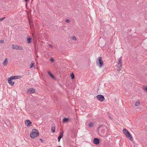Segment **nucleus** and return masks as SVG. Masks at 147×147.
I'll use <instances>...</instances> for the list:
<instances>
[{"mask_svg":"<svg viewBox=\"0 0 147 147\" xmlns=\"http://www.w3.org/2000/svg\"><path fill=\"white\" fill-rule=\"evenodd\" d=\"M39 135V133L38 130L35 129H33L30 134V137L34 139Z\"/></svg>","mask_w":147,"mask_h":147,"instance_id":"1","label":"nucleus"},{"mask_svg":"<svg viewBox=\"0 0 147 147\" xmlns=\"http://www.w3.org/2000/svg\"><path fill=\"white\" fill-rule=\"evenodd\" d=\"M96 63L97 66L100 67H101L104 65L103 61L102 60V58L101 57H99L96 60Z\"/></svg>","mask_w":147,"mask_h":147,"instance_id":"2","label":"nucleus"},{"mask_svg":"<svg viewBox=\"0 0 147 147\" xmlns=\"http://www.w3.org/2000/svg\"><path fill=\"white\" fill-rule=\"evenodd\" d=\"M122 56H121L118 59V67L117 70L119 71L121 70L122 69Z\"/></svg>","mask_w":147,"mask_h":147,"instance_id":"3","label":"nucleus"},{"mask_svg":"<svg viewBox=\"0 0 147 147\" xmlns=\"http://www.w3.org/2000/svg\"><path fill=\"white\" fill-rule=\"evenodd\" d=\"M96 97L100 102H102L105 100V97L102 95H98L96 96Z\"/></svg>","mask_w":147,"mask_h":147,"instance_id":"4","label":"nucleus"},{"mask_svg":"<svg viewBox=\"0 0 147 147\" xmlns=\"http://www.w3.org/2000/svg\"><path fill=\"white\" fill-rule=\"evenodd\" d=\"M127 138L129 139L130 140L132 141L133 140V138L132 137V136L129 133V132L128 131L127 132V133H126V134H125Z\"/></svg>","mask_w":147,"mask_h":147,"instance_id":"5","label":"nucleus"},{"mask_svg":"<svg viewBox=\"0 0 147 147\" xmlns=\"http://www.w3.org/2000/svg\"><path fill=\"white\" fill-rule=\"evenodd\" d=\"M27 90V93L29 94L34 93L35 92V90L33 88H30Z\"/></svg>","mask_w":147,"mask_h":147,"instance_id":"6","label":"nucleus"},{"mask_svg":"<svg viewBox=\"0 0 147 147\" xmlns=\"http://www.w3.org/2000/svg\"><path fill=\"white\" fill-rule=\"evenodd\" d=\"M25 123L28 127L31 126L32 125V122L28 120H26L25 121Z\"/></svg>","mask_w":147,"mask_h":147,"instance_id":"7","label":"nucleus"},{"mask_svg":"<svg viewBox=\"0 0 147 147\" xmlns=\"http://www.w3.org/2000/svg\"><path fill=\"white\" fill-rule=\"evenodd\" d=\"M93 142L95 144L98 145L100 143V140L98 139L97 138H95L94 139Z\"/></svg>","mask_w":147,"mask_h":147,"instance_id":"8","label":"nucleus"},{"mask_svg":"<svg viewBox=\"0 0 147 147\" xmlns=\"http://www.w3.org/2000/svg\"><path fill=\"white\" fill-rule=\"evenodd\" d=\"M63 131H62L60 132V134L58 138V140L59 142H60L61 138L63 137Z\"/></svg>","mask_w":147,"mask_h":147,"instance_id":"9","label":"nucleus"},{"mask_svg":"<svg viewBox=\"0 0 147 147\" xmlns=\"http://www.w3.org/2000/svg\"><path fill=\"white\" fill-rule=\"evenodd\" d=\"M8 80L9 83L10 85L11 86H13V85L14 82L12 81V80L11 78H8Z\"/></svg>","mask_w":147,"mask_h":147,"instance_id":"10","label":"nucleus"},{"mask_svg":"<svg viewBox=\"0 0 147 147\" xmlns=\"http://www.w3.org/2000/svg\"><path fill=\"white\" fill-rule=\"evenodd\" d=\"M18 78V76H12L10 77L9 78H11L12 80L16 79Z\"/></svg>","mask_w":147,"mask_h":147,"instance_id":"11","label":"nucleus"},{"mask_svg":"<svg viewBox=\"0 0 147 147\" xmlns=\"http://www.w3.org/2000/svg\"><path fill=\"white\" fill-rule=\"evenodd\" d=\"M18 45H13L11 46V48L13 49H15L16 50H18Z\"/></svg>","mask_w":147,"mask_h":147,"instance_id":"12","label":"nucleus"},{"mask_svg":"<svg viewBox=\"0 0 147 147\" xmlns=\"http://www.w3.org/2000/svg\"><path fill=\"white\" fill-rule=\"evenodd\" d=\"M27 43H30L31 42V38H30V37L29 36H27Z\"/></svg>","mask_w":147,"mask_h":147,"instance_id":"13","label":"nucleus"},{"mask_svg":"<svg viewBox=\"0 0 147 147\" xmlns=\"http://www.w3.org/2000/svg\"><path fill=\"white\" fill-rule=\"evenodd\" d=\"M69 120L68 118H64L63 119V122L64 123H65L68 121Z\"/></svg>","mask_w":147,"mask_h":147,"instance_id":"14","label":"nucleus"},{"mask_svg":"<svg viewBox=\"0 0 147 147\" xmlns=\"http://www.w3.org/2000/svg\"><path fill=\"white\" fill-rule=\"evenodd\" d=\"M51 130L53 133L55 132V125L52 126L51 127Z\"/></svg>","mask_w":147,"mask_h":147,"instance_id":"15","label":"nucleus"},{"mask_svg":"<svg viewBox=\"0 0 147 147\" xmlns=\"http://www.w3.org/2000/svg\"><path fill=\"white\" fill-rule=\"evenodd\" d=\"M123 131L124 134L125 135V134L127 132H128V131L126 129L124 128L123 129Z\"/></svg>","mask_w":147,"mask_h":147,"instance_id":"16","label":"nucleus"},{"mask_svg":"<svg viewBox=\"0 0 147 147\" xmlns=\"http://www.w3.org/2000/svg\"><path fill=\"white\" fill-rule=\"evenodd\" d=\"M7 58H6L4 61H3V64L4 65H6L7 64Z\"/></svg>","mask_w":147,"mask_h":147,"instance_id":"17","label":"nucleus"},{"mask_svg":"<svg viewBox=\"0 0 147 147\" xmlns=\"http://www.w3.org/2000/svg\"><path fill=\"white\" fill-rule=\"evenodd\" d=\"M48 74H49V75L50 76L53 78L55 79V77L53 75V74H52L50 72H48Z\"/></svg>","mask_w":147,"mask_h":147,"instance_id":"18","label":"nucleus"},{"mask_svg":"<svg viewBox=\"0 0 147 147\" xmlns=\"http://www.w3.org/2000/svg\"><path fill=\"white\" fill-rule=\"evenodd\" d=\"M143 89L146 92H147V86H144Z\"/></svg>","mask_w":147,"mask_h":147,"instance_id":"19","label":"nucleus"},{"mask_svg":"<svg viewBox=\"0 0 147 147\" xmlns=\"http://www.w3.org/2000/svg\"><path fill=\"white\" fill-rule=\"evenodd\" d=\"M140 104V101L139 100H138L136 102L135 105L136 106H138Z\"/></svg>","mask_w":147,"mask_h":147,"instance_id":"20","label":"nucleus"},{"mask_svg":"<svg viewBox=\"0 0 147 147\" xmlns=\"http://www.w3.org/2000/svg\"><path fill=\"white\" fill-rule=\"evenodd\" d=\"M70 76L72 79H74L75 77L74 74L73 73H71V74H70Z\"/></svg>","mask_w":147,"mask_h":147,"instance_id":"21","label":"nucleus"},{"mask_svg":"<svg viewBox=\"0 0 147 147\" xmlns=\"http://www.w3.org/2000/svg\"><path fill=\"white\" fill-rule=\"evenodd\" d=\"M23 47L20 46H18V50H23Z\"/></svg>","mask_w":147,"mask_h":147,"instance_id":"22","label":"nucleus"},{"mask_svg":"<svg viewBox=\"0 0 147 147\" xmlns=\"http://www.w3.org/2000/svg\"><path fill=\"white\" fill-rule=\"evenodd\" d=\"M35 63H32L30 64V68H32L34 65Z\"/></svg>","mask_w":147,"mask_h":147,"instance_id":"23","label":"nucleus"},{"mask_svg":"<svg viewBox=\"0 0 147 147\" xmlns=\"http://www.w3.org/2000/svg\"><path fill=\"white\" fill-rule=\"evenodd\" d=\"M93 123H92V122H90L88 124V126L90 127H92L93 126Z\"/></svg>","mask_w":147,"mask_h":147,"instance_id":"24","label":"nucleus"},{"mask_svg":"<svg viewBox=\"0 0 147 147\" xmlns=\"http://www.w3.org/2000/svg\"><path fill=\"white\" fill-rule=\"evenodd\" d=\"M72 39L73 40H76V38L75 36H73V37H72Z\"/></svg>","mask_w":147,"mask_h":147,"instance_id":"25","label":"nucleus"},{"mask_svg":"<svg viewBox=\"0 0 147 147\" xmlns=\"http://www.w3.org/2000/svg\"><path fill=\"white\" fill-rule=\"evenodd\" d=\"M50 61L52 62H53L54 61V59L53 58H51L50 59Z\"/></svg>","mask_w":147,"mask_h":147,"instance_id":"26","label":"nucleus"},{"mask_svg":"<svg viewBox=\"0 0 147 147\" xmlns=\"http://www.w3.org/2000/svg\"><path fill=\"white\" fill-rule=\"evenodd\" d=\"M103 126V125H100V126H99L97 128V130H98V131H99V129H100V127H102Z\"/></svg>","mask_w":147,"mask_h":147,"instance_id":"27","label":"nucleus"},{"mask_svg":"<svg viewBox=\"0 0 147 147\" xmlns=\"http://www.w3.org/2000/svg\"><path fill=\"white\" fill-rule=\"evenodd\" d=\"M65 21L67 23L69 22H70V20L69 19H67Z\"/></svg>","mask_w":147,"mask_h":147,"instance_id":"28","label":"nucleus"},{"mask_svg":"<svg viewBox=\"0 0 147 147\" xmlns=\"http://www.w3.org/2000/svg\"><path fill=\"white\" fill-rule=\"evenodd\" d=\"M5 18V17H4V18H0V21L1 22V21H2L4 19V18Z\"/></svg>","mask_w":147,"mask_h":147,"instance_id":"29","label":"nucleus"},{"mask_svg":"<svg viewBox=\"0 0 147 147\" xmlns=\"http://www.w3.org/2000/svg\"><path fill=\"white\" fill-rule=\"evenodd\" d=\"M101 132L102 133H104L105 132V130L102 129L101 131Z\"/></svg>","mask_w":147,"mask_h":147,"instance_id":"30","label":"nucleus"},{"mask_svg":"<svg viewBox=\"0 0 147 147\" xmlns=\"http://www.w3.org/2000/svg\"><path fill=\"white\" fill-rule=\"evenodd\" d=\"M4 41L3 40H0V42L1 43H3L4 42Z\"/></svg>","mask_w":147,"mask_h":147,"instance_id":"31","label":"nucleus"},{"mask_svg":"<svg viewBox=\"0 0 147 147\" xmlns=\"http://www.w3.org/2000/svg\"><path fill=\"white\" fill-rule=\"evenodd\" d=\"M49 46L50 47H53V46L52 45H49Z\"/></svg>","mask_w":147,"mask_h":147,"instance_id":"32","label":"nucleus"},{"mask_svg":"<svg viewBox=\"0 0 147 147\" xmlns=\"http://www.w3.org/2000/svg\"><path fill=\"white\" fill-rule=\"evenodd\" d=\"M40 140L42 142H43L44 141L43 140L41 139H40Z\"/></svg>","mask_w":147,"mask_h":147,"instance_id":"33","label":"nucleus"},{"mask_svg":"<svg viewBox=\"0 0 147 147\" xmlns=\"http://www.w3.org/2000/svg\"><path fill=\"white\" fill-rule=\"evenodd\" d=\"M108 116H109V117L110 118H111L110 115H109V113H108Z\"/></svg>","mask_w":147,"mask_h":147,"instance_id":"34","label":"nucleus"},{"mask_svg":"<svg viewBox=\"0 0 147 147\" xmlns=\"http://www.w3.org/2000/svg\"><path fill=\"white\" fill-rule=\"evenodd\" d=\"M25 1V2H26V3H27V1H28V0H24Z\"/></svg>","mask_w":147,"mask_h":147,"instance_id":"35","label":"nucleus"},{"mask_svg":"<svg viewBox=\"0 0 147 147\" xmlns=\"http://www.w3.org/2000/svg\"><path fill=\"white\" fill-rule=\"evenodd\" d=\"M35 52V53H36V54H35L36 55L37 57H38V56L37 55V53H36V52Z\"/></svg>","mask_w":147,"mask_h":147,"instance_id":"36","label":"nucleus"},{"mask_svg":"<svg viewBox=\"0 0 147 147\" xmlns=\"http://www.w3.org/2000/svg\"><path fill=\"white\" fill-rule=\"evenodd\" d=\"M58 147H61V146H58Z\"/></svg>","mask_w":147,"mask_h":147,"instance_id":"37","label":"nucleus"}]
</instances>
